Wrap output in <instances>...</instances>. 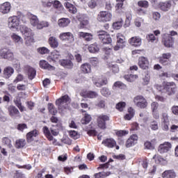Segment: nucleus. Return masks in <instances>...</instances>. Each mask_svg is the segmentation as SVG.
Returning <instances> with one entry per match:
<instances>
[{
    "instance_id": "9d476101",
    "label": "nucleus",
    "mask_w": 178,
    "mask_h": 178,
    "mask_svg": "<svg viewBox=\"0 0 178 178\" xmlns=\"http://www.w3.org/2000/svg\"><path fill=\"white\" fill-rule=\"evenodd\" d=\"M162 42L164 44L165 47H167V48H170V47H173L175 39H173V38H172L170 35L165 33L162 35Z\"/></svg>"
},
{
    "instance_id": "39448f33",
    "label": "nucleus",
    "mask_w": 178,
    "mask_h": 178,
    "mask_svg": "<svg viewBox=\"0 0 178 178\" xmlns=\"http://www.w3.org/2000/svg\"><path fill=\"white\" fill-rule=\"evenodd\" d=\"M92 81L94 86L98 88H101V87L108 84V78L104 76H94L92 77Z\"/></svg>"
},
{
    "instance_id": "b1692460",
    "label": "nucleus",
    "mask_w": 178,
    "mask_h": 178,
    "mask_svg": "<svg viewBox=\"0 0 178 178\" xmlns=\"http://www.w3.org/2000/svg\"><path fill=\"white\" fill-rule=\"evenodd\" d=\"M10 38L13 40V42L20 45V44H23V38L22 36L17 35L16 33H12L10 34Z\"/></svg>"
},
{
    "instance_id": "aec40b11",
    "label": "nucleus",
    "mask_w": 178,
    "mask_h": 178,
    "mask_svg": "<svg viewBox=\"0 0 178 178\" xmlns=\"http://www.w3.org/2000/svg\"><path fill=\"white\" fill-rule=\"evenodd\" d=\"M10 9H12V6L9 2L3 3L0 6V12L3 15H8L10 12Z\"/></svg>"
},
{
    "instance_id": "3c124183",
    "label": "nucleus",
    "mask_w": 178,
    "mask_h": 178,
    "mask_svg": "<svg viewBox=\"0 0 178 178\" xmlns=\"http://www.w3.org/2000/svg\"><path fill=\"white\" fill-rule=\"evenodd\" d=\"M126 108V103L125 102H120L116 105V109L120 111V112H122V111Z\"/></svg>"
},
{
    "instance_id": "f8f14e48",
    "label": "nucleus",
    "mask_w": 178,
    "mask_h": 178,
    "mask_svg": "<svg viewBox=\"0 0 178 178\" xmlns=\"http://www.w3.org/2000/svg\"><path fill=\"white\" fill-rule=\"evenodd\" d=\"M109 120V116L106 115H100L97 118V124L100 129H106V122Z\"/></svg>"
},
{
    "instance_id": "ddd939ff",
    "label": "nucleus",
    "mask_w": 178,
    "mask_h": 178,
    "mask_svg": "<svg viewBox=\"0 0 178 178\" xmlns=\"http://www.w3.org/2000/svg\"><path fill=\"white\" fill-rule=\"evenodd\" d=\"M42 131L49 141H53L52 144L54 145H60V144L56 143V139L54 138V136L51 134V131H49V128H48V127H44L42 128Z\"/></svg>"
},
{
    "instance_id": "9b49d317",
    "label": "nucleus",
    "mask_w": 178,
    "mask_h": 178,
    "mask_svg": "<svg viewBox=\"0 0 178 178\" xmlns=\"http://www.w3.org/2000/svg\"><path fill=\"white\" fill-rule=\"evenodd\" d=\"M164 90H165L168 95H174L176 92V83L174 82H167L164 85Z\"/></svg>"
},
{
    "instance_id": "a19ab883",
    "label": "nucleus",
    "mask_w": 178,
    "mask_h": 178,
    "mask_svg": "<svg viewBox=\"0 0 178 178\" xmlns=\"http://www.w3.org/2000/svg\"><path fill=\"white\" fill-rule=\"evenodd\" d=\"M118 3L115 6V10L118 13L122 12V9H123V2L124 0H117Z\"/></svg>"
},
{
    "instance_id": "6e6d98bb",
    "label": "nucleus",
    "mask_w": 178,
    "mask_h": 178,
    "mask_svg": "<svg viewBox=\"0 0 178 178\" xmlns=\"http://www.w3.org/2000/svg\"><path fill=\"white\" fill-rule=\"evenodd\" d=\"M123 26V22L122 21L116 22L113 24V27L115 30H119Z\"/></svg>"
},
{
    "instance_id": "a211bd4d",
    "label": "nucleus",
    "mask_w": 178,
    "mask_h": 178,
    "mask_svg": "<svg viewBox=\"0 0 178 178\" xmlns=\"http://www.w3.org/2000/svg\"><path fill=\"white\" fill-rule=\"evenodd\" d=\"M172 148V144L169 142H165L163 144H161L159 147L158 151L160 154H165L169 151Z\"/></svg>"
},
{
    "instance_id": "37998d69",
    "label": "nucleus",
    "mask_w": 178,
    "mask_h": 178,
    "mask_svg": "<svg viewBox=\"0 0 178 178\" xmlns=\"http://www.w3.org/2000/svg\"><path fill=\"white\" fill-rule=\"evenodd\" d=\"M2 143L3 145H6V147H8V148H12L13 147L12 140L9 138H7V137L3 138Z\"/></svg>"
},
{
    "instance_id": "1a4fd4ad",
    "label": "nucleus",
    "mask_w": 178,
    "mask_h": 178,
    "mask_svg": "<svg viewBox=\"0 0 178 178\" xmlns=\"http://www.w3.org/2000/svg\"><path fill=\"white\" fill-rule=\"evenodd\" d=\"M98 37L103 44H111V42H112L111 35L104 31L99 32Z\"/></svg>"
},
{
    "instance_id": "a18cd8bd",
    "label": "nucleus",
    "mask_w": 178,
    "mask_h": 178,
    "mask_svg": "<svg viewBox=\"0 0 178 178\" xmlns=\"http://www.w3.org/2000/svg\"><path fill=\"white\" fill-rule=\"evenodd\" d=\"M47 106L49 113H51V115H56V113H58V110H56L54 104L49 103Z\"/></svg>"
},
{
    "instance_id": "20e7f679",
    "label": "nucleus",
    "mask_w": 178,
    "mask_h": 178,
    "mask_svg": "<svg viewBox=\"0 0 178 178\" xmlns=\"http://www.w3.org/2000/svg\"><path fill=\"white\" fill-rule=\"evenodd\" d=\"M19 26H20V19L17 16H12L8 18V27L12 31L15 30H19Z\"/></svg>"
},
{
    "instance_id": "7c9ffc66",
    "label": "nucleus",
    "mask_w": 178,
    "mask_h": 178,
    "mask_svg": "<svg viewBox=\"0 0 178 178\" xmlns=\"http://www.w3.org/2000/svg\"><path fill=\"white\" fill-rule=\"evenodd\" d=\"M15 73V70L12 67H6L3 70V76L6 79H9Z\"/></svg>"
},
{
    "instance_id": "774afa93",
    "label": "nucleus",
    "mask_w": 178,
    "mask_h": 178,
    "mask_svg": "<svg viewBox=\"0 0 178 178\" xmlns=\"http://www.w3.org/2000/svg\"><path fill=\"white\" fill-rule=\"evenodd\" d=\"M171 111L174 115L178 116V106H173L171 108Z\"/></svg>"
},
{
    "instance_id": "79ce46f5",
    "label": "nucleus",
    "mask_w": 178,
    "mask_h": 178,
    "mask_svg": "<svg viewBox=\"0 0 178 178\" xmlns=\"http://www.w3.org/2000/svg\"><path fill=\"white\" fill-rule=\"evenodd\" d=\"M88 51L92 54H95V52H98V51H99V47H98L97 44H92L88 47Z\"/></svg>"
},
{
    "instance_id": "e433bc0d",
    "label": "nucleus",
    "mask_w": 178,
    "mask_h": 178,
    "mask_svg": "<svg viewBox=\"0 0 178 178\" xmlns=\"http://www.w3.org/2000/svg\"><path fill=\"white\" fill-rule=\"evenodd\" d=\"M124 79H125L127 81H129V83H133V81H136V80L138 79V75L137 74L125 75L124 76Z\"/></svg>"
},
{
    "instance_id": "412c9836",
    "label": "nucleus",
    "mask_w": 178,
    "mask_h": 178,
    "mask_svg": "<svg viewBox=\"0 0 178 178\" xmlns=\"http://www.w3.org/2000/svg\"><path fill=\"white\" fill-rule=\"evenodd\" d=\"M102 144L108 148H113V147H116V141L112 138L104 139Z\"/></svg>"
},
{
    "instance_id": "6e6552de",
    "label": "nucleus",
    "mask_w": 178,
    "mask_h": 178,
    "mask_svg": "<svg viewBox=\"0 0 178 178\" xmlns=\"http://www.w3.org/2000/svg\"><path fill=\"white\" fill-rule=\"evenodd\" d=\"M126 45V38L122 33L117 34V45L114 47L115 51H119V49L123 48Z\"/></svg>"
},
{
    "instance_id": "cd10ccee",
    "label": "nucleus",
    "mask_w": 178,
    "mask_h": 178,
    "mask_svg": "<svg viewBox=\"0 0 178 178\" xmlns=\"http://www.w3.org/2000/svg\"><path fill=\"white\" fill-rule=\"evenodd\" d=\"M38 136V131L37 129H34L31 131L26 134V140L28 143H31L33 140H34V137H37Z\"/></svg>"
},
{
    "instance_id": "bb28decb",
    "label": "nucleus",
    "mask_w": 178,
    "mask_h": 178,
    "mask_svg": "<svg viewBox=\"0 0 178 178\" xmlns=\"http://www.w3.org/2000/svg\"><path fill=\"white\" fill-rule=\"evenodd\" d=\"M70 24V19L69 18H61L58 20V26L61 29L67 27Z\"/></svg>"
},
{
    "instance_id": "de8ad7c7",
    "label": "nucleus",
    "mask_w": 178,
    "mask_h": 178,
    "mask_svg": "<svg viewBox=\"0 0 178 178\" xmlns=\"http://www.w3.org/2000/svg\"><path fill=\"white\" fill-rule=\"evenodd\" d=\"M26 145V140L19 139L16 140V147L17 148H23Z\"/></svg>"
},
{
    "instance_id": "4c0bfd02",
    "label": "nucleus",
    "mask_w": 178,
    "mask_h": 178,
    "mask_svg": "<svg viewBox=\"0 0 178 178\" xmlns=\"http://www.w3.org/2000/svg\"><path fill=\"white\" fill-rule=\"evenodd\" d=\"M134 117V109L133 108H128V113L124 116L125 120H131Z\"/></svg>"
},
{
    "instance_id": "c03bdc74",
    "label": "nucleus",
    "mask_w": 178,
    "mask_h": 178,
    "mask_svg": "<svg viewBox=\"0 0 178 178\" xmlns=\"http://www.w3.org/2000/svg\"><path fill=\"white\" fill-rule=\"evenodd\" d=\"M100 92H101L102 95H103V97H109L111 94L109 88H108L106 87L102 88L100 90Z\"/></svg>"
},
{
    "instance_id": "8fccbe9b",
    "label": "nucleus",
    "mask_w": 178,
    "mask_h": 178,
    "mask_svg": "<svg viewBox=\"0 0 178 178\" xmlns=\"http://www.w3.org/2000/svg\"><path fill=\"white\" fill-rule=\"evenodd\" d=\"M111 172H100L95 175V178H101V177H106V176H109Z\"/></svg>"
},
{
    "instance_id": "864d4df0",
    "label": "nucleus",
    "mask_w": 178,
    "mask_h": 178,
    "mask_svg": "<svg viewBox=\"0 0 178 178\" xmlns=\"http://www.w3.org/2000/svg\"><path fill=\"white\" fill-rule=\"evenodd\" d=\"M161 123H170L169 115H168V113H163L162 114Z\"/></svg>"
},
{
    "instance_id": "5701e85b",
    "label": "nucleus",
    "mask_w": 178,
    "mask_h": 178,
    "mask_svg": "<svg viewBox=\"0 0 178 178\" xmlns=\"http://www.w3.org/2000/svg\"><path fill=\"white\" fill-rule=\"evenodd\" d=\"M129 42L132 47H140L142 44V40L140 37L134 36L129 39Z\"/></svg>"
},
{
    "instance_id": "338daca9",
    "label": "nucleus",
    "mask_w": 178,
    "mask_h": 178,
    "mask_svg": "<svg viewBox=\"0 0 178 178\" xmlns=\"http://www.w3.org/2000/svg\"><path fill=\"white\" fill-rule=\"evenodd\" d=\"M150 127H151L152 130H158V129H159L158 122L156 121L151 122Z\"/></svg>"
},
{
    "instance_id": "49530a36",
    "label": "nucleus",
    "mask_w": 178,
    "mask_h": 178,
    "mask_svg": "<svg viewBox=\"0 0 178 178\" xmlns=\"http://www.w3.org/2000/svg\"><path fill=\"white\" fill-rule=\"evenodd\" d=\"M53 4L52 0H42V5L44 8H51Z\"/></svg>"
},
{
    "instance_id": "0eeeda50",
    "label": "nucleus",
    "mask_w": 178,
    "mask_h": 178,
    "mask_svg": "<svg viewBox=\"0 0 178 178\" xmlns=\"http://www.w3.org/2000/svg\"><path fill=\"white\" fill-rule=\"evenodd\" d=\"M97 20L103 23L111 22L112 20V13L108 11H101L97 15Z\"/></svg>"
},
{
    "instance_id": "72a5a7b5",
    "label": "nucleus",
    "mask_w": 178,
    "mask_h": 178,
    "mask_svg": "<svg viewBox=\"0 0 178 178\" xmlns=\"http://www.w3.org/2000/svg\"><path fill=\"white\" fill-rule=\"evenodd\" d=\"M64 6L66 8V9H67V10H69L70 13H73V15L77 13V8H76L73 4L66 2L64 3Z\"/></svg>"
},
{
    "instance_id": "4d7b16f0",
    "label": "nucleus",
    "mask_w": 178,
    "mask_h": 178,
    "mask_svg": "<svg viewBox=\"0 0 178 178\" xmlns=\"http://www.w3.org/2000/svg\"><path fill=\"white\" fill-rule=\"evenodd\" d=\"M53 5L56 9H60H60H63V7H62V3L58 0L54 1L53 2Z\"/></svg>"
},
{
    "instance_id": "5fc2aeb1",
    "label": "nucleus",
    "mask_w": 178,
    "mask_h": 178,
    "mask_svg": "<svg viewBox=\"0 0 178 178\" xmlns=\"http://www.w3.org/2000/svg\"><path fill=\"white\" fill-rule=\"evenodd\" d=\"M109 67L111 68L113 73H119V67L118 65L108 64Z\"/></svg>"
},
{
    "instance_id": "0e129e2a",
    "label": "nucleus",
    "mask_w": 178,
    "mask_h": 178,
    "mask_svg": "<svg viewBox=\"0 0 178 178\" xmlns=\"http://www.w3.org/2000/svg\"><path fill=\"white\" fill-rule=\"evenodd\" d=\"M159 106V104H158L157 102H153L151 104L152 112L158 111Z\"/></svg>"
},
{
    "instance_id": "dca6fc26",
    "label": "nucleus",
    "mask_w": 178,
    "mask_h": 178,
    "mask_svg": "<svg viewBox=\"0 0 178 178\" xmlns=\"http://www.w3.org/2000/svg\"><path fill=\"white\" fill-rule=\"evenodd\" d=\"M138 66L143 70H147L149 67V61L148 58L142 56L138 58Z\"/></svg>"
},
{
    "instance_id": "052dcab7",
    "label": "nucleus",
    "mask_w": 178,
    "mask_h": 178,
    "mask_svg": "<svg viewBox=\"0 0 178 178\" xmlns=\"http://www.w3.org/2000/svg\"><path fill=\"white\" fill-rule=\"evenodd\" d=\"M138 6L140 8H148L149 3L147 1H140L138 2Z\"/></svg>"
},
{
    "instance_id": "f704fd0d",
    "label": "nucleus",
    "mask_w": 178,
    "mask_h": 178,
    "mask_svg": "<svg viewBox=\"0 0 178 178\" xmlns=\"http://www.w3.org/2000/svg\"><path fill=\"white\" fill-rule=\"evenodd\" d=\"M40 66L42 69H47V70H55V67L49 65L46 60H41Z\"/></svg>"
},
{
    "instance_id": "13d9d810",
    "label": "nucleus",
    "mask_w": 178,
    "mask_h": 178,
    "mask_svg": "<svg viewBox=\"0 0 178 178\" xmlns=\"http://www.w3.org/2000/svg\"><path fill=\"white\" fill-rule=\"evenodd\" d=\"M38 51L39 54H41V55H45V54H48L49 52V49L47 47H40L38 49Z\"/></svg>"
},
{
    "instance_id": "423d86ee",
    "label": "nucleus",
    "mask_w": 178,
    "mask_h": 178,
    "mask_svg": "<svg viewBox=\"0 0 178 178\" xmlns=\"http://www.w3.org/2000/svg\"><path fill=\"white\" fill-rule=\"evenodd\" d=\"M134 102L136 106L140 109H145V108L148 106V102H147V99H145V98H144L142 95L135 97L134 99Z\"/></svg>"
},
{
    "instance_id": "4be33fe9",
    "label": "nucleus",
    "mask_w": 178,
    "mask_h": 178,
    "mask_svg": "<svg viewBox=\"0 0 178 178\" xmlns=\"http://www.w3.org/2000/svg\"><path fill=\"white\" fill-rule=\"evenodd\" d=\"M81 97L83 98H97L98 93L95 91H83L81 92Z\"/></svg>"
},
{
    "instance_id": "ea45409f",
    "label": "nucleus",
    "mask_w": 178,
    "mask_h": 178,
    "mask_svg": "<svg viewBox=\"0 0 178 178\" xmlns=\"http://www.w3.org/2000/svg\"><path fill=\"white\" fill-rule=\"evenodd\" d=\"M36 73L37 72L34 68L29 67L28 69V77H29V80H33V79H34V77H35Z\"/></svg>"
},
{
    "instance_id": "f03ea898",
    "label": "nucleus",
    "mask_w": 178,
    "mask_h": 178,
    "mask_svg": "<svg viewBox=\"0 0 178 178\" xmlns=\"http://www.w3.org/2000/svg\"><path fill=\"white\" fill-rule=\"evenodd\" d=\"M20 31L25 37V44L26 45H31V44L34 42V34H33V31L25 25H22Z\"/></svg>"
},
{
    "instance_id": "2eb2a0df",
    "label": "nucleus",
    "mask_w": 178,
    "mask_h": 178,
    "mask_svg": "<svg viewBox=\"0 0 178 178\" xmlns=\"http://www.w3.org/2000/svg\"><path fill=\"white\" fill-rule=\"evenodd\" d=\"M59 38L62 41H70V42L74 41V36L73 33L70 32L61 33L59 35Z\"/></svg>"
},
{
    "instance_id": "680f3d73",
    "label": "nucleus",
    "mask_w": 178,
    "mask_h": 178,
    "mask_svg": "<svg viewBox=\"0 0 178 178\" xmlns=\"http://www.w3.org/2000/svg\"><path fill=\"white\" fill-rule=\"evenodd\" d=\"M70 136L72 138H74V140H77L79 137V134L76 131H70Z\"/></svg>"
},
{
    "instance_id": "c756f323",
    "label": "nucleus",
    "mask_w": 178,
    "mask_h": 178,
    "mask_svg": "<svg viewBox=\"0 0 178 178\" xmlns=\"http://www.w3.org/2000/svg\"><path fill=\"white\" fill-rule=\"evenodd\" d=\"M79 38H83L85 41H91L92 40V34L90 33L79 32Z\"/></svg>"
},
{
    "instance_id": "a878e982",
    "label": "nucleus",
    "mask_w": 178,
    "mask_h": 178,
    "mask_svg": "<svg viewBox=\"0 0 178 178\" xmlns=\"http://www.w3.org/2000/svg\"><path fill=\"white\" fill-rule=\"evenodd\" d=\"M163 178H175L177 177V174L173 170H165L162 173Z\"/></svg>"
},
{
    "instance_id": "e2e57ef3",
    "label": "nucleus",
    "mask_w": 178,
    "mask_h": 178,
    "mask_svg": "<svg viewBox=\"0 0 178 178\" xmlns=\"http://www.w3.org/2000/svg\"><path fill=\"white\" fill-rule=\"evenodd\" d=\"M99 63V60H98V58L95 57L90 58V63H91L92 66H97V65H98Z\"/></svg>"
},
{
    "instance_id": "393cba45",
    "label": "nucleus",
    "mask_w": 178,
    "mask_h": 178,
    "mask_svg": "<svg viewBox=\"0 0 178 178\" xmlns=\"http://www.w3.org/2000/svg\"><path fill=\"white\" fill-rule=\"evenodd\" d=\"M49 62H56V60H59L60 59V54L59 51H54L51 55L47 58Z\"/></svg>"
},
{
    "instance_id": "6ab92c4d",
    "label": "nucleus",
    "mask_w": 178,
    "mask_h": 178,
    "mask_svg": "<svg viewBox=\"0 0 178 178\" xmlns=\"http://www.w3.org/2000/svg\"><path fill=\"white\" fill-rule=\"evenodd\" d=\"M138 140V136L136 134H134L129 137V138L126 142V147L130 148V147H133L135 144H137V141Z\"/></svg>"
},
{
    "instance_id": "bf43d9fd",
    "label": "nucleus",
    "mask_w": 178,
    "mask_h": 178,
    "mask_svg": "<svg viewBox=\"0 0 178 178\" xmlns=\"http://www.w3.org/2000/svg\"><path fill=\"white\" fill-rule=\"evenodd\" d=\"M144 22V19L140 17H138L135 19L134 24L136 27H141V23Z\"/></svg>"
},
{
    "instance_id": "69168bd1",
    "label": "nucleus",
    "mask_w": 178,
    "mask_h": 178,
    "mask_svg": "<svg viewBox=\"0 0 178 178\" xmlns=\"http://www.w3.org/2000/svg\"><path fill=\"white\" fill-rule=\"evenodd\" d=\"M50 131H51L52 136H54L55 137L56 136L59 135V129H55L54 127L50 128Z\"/></svg>"
},
{
    "instance_id": "58836bf2",
    "label": "nucleus",
    "mask_w": 178,
    "mask_h": 178,
    "mask_svg": "<svg viewBox=\"0 0 178 178\" xmlns=\"http://www.w3.org/2000/svg\"><path fill=\"white\" fill-rule=\"evenodd\" d=\"M92 118H91V115H89L88 113H86L83 116V118L81 119V123L82 124H88V123H90V121L92 120Z\"/></svg>"
},
{
    "instance_id": "473e14b6",
    "label": "nucleus",
    "mask_w": 178,
    "mask_h": 178,
    "mask_svg": "<svg viewBox=\"0 0 178 178\" xmlns=\"http://www.w3.org/2000/svg\"><path fill=\"white\" fill-rule=\"evenodd\" d=\"M60 65L66 69H73V63L70 60H61Z\"/></svg>"
},
{
    "instance_id": "f257e3e1",
    "label": "nucleus",
    "mask_w": 178,
    "mask_h": 178,
    "mask_svg": "<svg viewBox=\"0 0 178 178\" xmlns=\"http://www.w3.org/2000/svg\"><path fill=\"white\" fill-rule=\"evenodd\" d=\"M15 57L13 52L9 48H1L0 49V58L1 59H7L8 60H13V66L15 67L17 70L20 69V63L17 59H13Z\"/></svg>"
},
{
    "instance_id": "c9c22d12",
    "label": "nucleus",
    "mask_w": 178,
    "mask_h": 178,
    "mask_svg": "<svg viewBox=\"0 0 178 178\" xmlns=\"http://www.w3.org/2000/svg\"><path fill=\"white\" fill-rule=\"evenodd\" d=\"M81 70L83 73H91V65L88 63H84L81 66Z\"/></svg>"
},
{
    "instance_id": "c85d7f7f",
    "label": "nucleus",
    "mask_w": 178,
    "mask_h": 178,
    "mask_svg": "<svg viewBox=\"0 0 178 178\" xmlns=\"http://www.w3.org/2000/svg\"><path fill=\"white\" fill-rule=\"evenodd\" d=\"M29 17L31 26H33V27H36L38 29V24H40V21L38 20L37 16L34 15H29Z\"/></svg>"
},
{
    "instance_id": "4468645a",
    "label": "nucleus",
    "mask_w": 178,
    "mask_h": 178,
    "mask_svg": "<svg viewBox=\"0 0 178 178\" xmlns=\"http://www.w3.org/2000/svg\"><path fill=\"white\" fill-rule=\"evenodd\" d=\"M8 115L13 119H16V118H20V111L15 106H9L8 108Z\"/></svg>"
},
{
    "instance_id": "f3484780",
    "label": "nucleus",
    "mask_w": 178,
    "mask_h": 178,
    "mask_svg": "<svg viewBox=\"0 0 178 178\" xmlns=\"http://www.w3.org/2000/svg\"><path fill=\"white\" fill-rule=\"evenodd\" d=\"M170 8H172V1L170 0L159 3V8L163 12H168Z\"/></svg>"
},
{
    "instance_id": "7ed1b4c3",
    "label": "nucleus",
    "mask_w": 178,
    "mask_h": 178,
    "mask_svg": "<svg viewBox=\"0 0 178 178\" xmlns=\"http://www.w3.org/2000/svg\"><path fill=\"white\" fill-rule=\"evenodd\" d=\"M69 104H70V97L67 95L61 97L56 101V104L60 111L67 109Z\"/></svg>"
},
{
    "instance_id": "603ef678",
    "label": "nucleus",
    "mask_w": 178,
    "mask_h": 178,
    "mask_svg": "<svg viewBox=\"0 0 178 178\" xmlns=\"http://www.w3.org/2000/svg\"><path fill=\"white\" fill-rule=\"evenodd\" d=\"M44 27H49V23L48 22H40L38 25V29L41 30V29H44Z\"/></svg>"
},
{
    "instance_id": "2f4dec72",
    "label": "nucleus",
    "mask_w": 178,
    "mask_h": 178,
    "mask_svg": "<svg viewBox=\"0 0 178 178\" xmlns=\"http://www.w3.org/2000/svg\"><path fill=\"white\" fill-rule=\"evenodd\" d=\"M49 44L51 48H58L59 47V42L56 37L51 36L49 38Z\"/></svg>"
},
{
    "instance_id": "09e8293b",
    "label": "nucleus",
    "mask_w": 178,
    "mask_h": 178,
    "mask_svg": "<svg viewBox=\"0 0 178 178\" xmlns=\"http://www.w3.org/2000/svg\"><path fill=\"white\" fill-rule=\"evenodd\" d=\"M97 3H98V0H90L88 3V6H89L90 9H95V8H97Z\"/></svg>"
}]
</instances>
